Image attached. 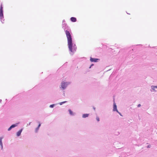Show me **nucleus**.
<instances>
[{
	"label": "nucleus",
	"mask_w": 157,
	"mask_h": 157,
	"mask_svg": "<svg viewBox=\"0 0 157 157\" xmlns=\"http://www.w3.org/2000/svg\"><path fill=\"white\" fill-rule=\"evenodd\" d=\"M40 125H41V124H39L38 126V128H39V127H40Z\"/></svg>",
	"instance_id": "18"
},
{
	"label": "nucleus",
	"mask_w": 157,
	"mask_h": 157,
	"mask_svg": "<svg viewBox=\"0 0 157 157\" xmlns=\"http://www.w3.org/2000/svg\"><path fill=\"white\" fill-rule=\"evenodd\" d=\"M94 108V110H95V107H94V108Z\"/></svg>",
	"instance_id": "22"
},
{
	"label": "nucleus",
	"mask_w": 157,
	"mask_h": 157,
	"mask_svg": "<svg viewBox=\"0 0 157 157\" xmlns=\"http://www.w3.org/2000/svg\"><path fill=\"white\" fill-rule=\"evenodd\" d=\"M70 84V83L69 82H65L64 81H63L62 82L61 87L63 90H64Z\"/></svg>",
	"instance_id": "3"
},
{
	"label": "nucleus",
	"mask_w": 157,
	"mask_h": 157,
	"mask_svg": "<svg viewBox=\"0 0 157 157\" xmlns=\"http://www.w3.org/2000/svg\"><path fill=\"white\" fill-rule=\"evenodd\" d=\"M113 111H116L117 112H118V110L117 109V106L116 105L115 103L114 102L113 104Z\"/></svg>",
	"instance_id": "4"
},
{
	"label": "nucleus",
	"mask_w": 157,
	"mask_h": 157,
	"mask_svg": "<svg viewBox=\"0 0 157 157\" xmlns=\"http://www.w3.org/2000/svg\"><path fill=\"white\" fill-rule=\"evenodd\" d=\"M96 119L98 121H100V119L99 117H96Z\"/></svg>",
	"instance_id": "14"
},
{
	"label": "nucleus",
	"mask_w": 157,
	"mask_h": 157,
	"mask_svg": "<svg viewBox=\"0 0 157 157\" xmlns=\"http://www.w3.org/2000/svg\"><path fill=\"white\" fill-rule=\"evenodd\" d=\"M71 20L73 22H76V19L75 17H71L70 18Z\"/></svg>",
	"instance_id": "10"
},
{
	"label": "nucleus",
	"mask_w": 157,
	"mask_h": 157,
	"mask_svg": "<svg viewBox=\"0 0 157 157\" xmlns=\"http://www.w3.org/2000/svg\"><path fill=\"white\" fill-rule=\"evenodd\" d=\"M93 64H92V65H91L90 67H90H91V66H93Z\"/></svg>",
	"instance_id": "21"
},
{
	"label": "nucleus",
	"mask_w": 157,
	"mask_h": 157,
	"mask_svg": "<svg viewBox=\"0 0 157 157\" xmlns=\"http://www.w3.org/2000/svg\"><path fill=\"white\" fill-rule=\"evenodd\" d=\"M67 101H64L63 102H61L60 103H59V104L60 105H62L63 104V103H66Z\"/></svg>",
	"instance_id": "13"
},
{
	"label": "nucleus",
	"mask_w": 157,
	"mask_h": 157,
	"mask_svg": "<svg viewBox=\"0 0 157 157\" xmlns=\"http://www.w3.org/2000/svg\"><path fill=\"white\" fill-rule=\"evenodd\" d=\"M3 139V137H0V145L1 147V149H3V144L2 142V140Z\"/></svg>",
	"instance_id": "9"
},
{
	"label": "nucleus",
	"mask_w": 157,
	"mask_h": 157,
	"mask_svg": "<svg viewBox=\"0 0 157 157\" xmlns=\"http://www.w3.org/2000/svg\"><path fill=\"white\" fill-rule=\"evenodd\" d=\"M147 147H150V146H148Z\"/></svg>",
	"instance_id": "24"
},
{
	"label": "nucleus",
	"mask_w": 157,
	"mask_h": 157,
	"mask_svg": "<svg viewBox=\"0 0 157 157\" xmlns=\"http://www.w3.org/2000/svg\"><path fill=\"white\" fill-rule=\"evenodd\" d=\"M121 116H122V115L121 113H120L118 111V112H117Z\"/></svg>",
	"instance_id": "19"
},
{
	"label": "nucleus",
	"mask_w": 157,
	"mask_h": 157,
	"mask_svg": "<svg viewBox=\"0 0 157 157\" xmlns=\"http://www.w3.org/2000/svg\"><path fill=\"white\" fill-rule=\"evenodd\" d=\"M141 105L139 104L137 106H138V107H140Z\"/></svg>",
	"instance_id": "17"
},
{
	"label": "nucleus",
	"mask_w": 157,
	"mask_h": 157,
	"mask_svg": "<svg viewBox=\"0 0 157 157\" xmlns=\"http://www.w3.org/2000/svg\"><path fill=\"white\" fill-rule=\"evenodd\" d=\"M17 124H13L11 125L10 127L8 129V131H10L11 129L13 128L16 126H17Z\"/></svg>",
	"instance_id": "6"
},
{
	"label": "nucleus",
	"mask_w": 157,
	"mask_h": 157,
	"mask_svg": "<svg viewBox=\"0 0 157 157\" xmlns=\"http://www.w3.org/2000/svg\"><path fill=\"white\" fill-rule=\"evenodd\" d=\"M0 101L1 103V101H2V100L1 99L0 100Z\"/></svg>",
	"instance_id": "23"
},
{
	"label": "nucleus",
	"mask_w": 157,
	"mask_h": 157,
	"mask_svg": "<svg viewBox=\"0 0 157 157\" xmlns=\"http://www.w3.org/2000/svg\"><path fill=\"white\" fill-rule=\"evenodd\" d=\"M151 91H154L155 92L156 90H155V88L157 89V86H152L151 87Z\"/></svg>",
	"instance_id": "5"
},
{
	"label": "nucleus",
	"mask_w": 157,
	"mask_h": 157,
	"mask_svg": "<svg viewBox=\"0 0 157 157\" xmlns=\"http://www.w3.org/2000/svg\"><path fill=\"white\" fill-rule=\"evenodd\" d=\"M39 128H38L37 127V128H36V132H37V131L38 130H39Z\"/></svg>",
	"instance_id": "16"
},
{
	"label": "nucleus",
	"mask_w": 157,
	"mask_h": 157,
	"mask_svg": "<svg viewBox=\"0 0 157 157\" xmlns=\"http://www.w3.org/2000/svg\"><path fill=\"white\" fill-rule=\"evenodd\" d=\"M54 106V104L51 105H50V107H51V108H53V107Z\"/></svg>",
	"instance_id": "15"
},
{
	"label": "nucleus",
	"mask_w": 157,
	"mask_h": 157,
	"mask_svg": "<svg viewBox=\"0 0 157 157\" xmlns=\"http://www.w3.org/2000/svg\"><path fill=\"white\" fill-rule=\"evenodd\" d=\"M65 22V21L64 20H63V23H64Z\"/></svg>",
	"instance_id": "20"
},
{
	"label": "nucleus",
	"mask_w": 157,
	"mask_h": 157,
	"mask_svg": "<svg viewBox=\"0 0 157 157\" xmlns=\"http://www.w3.org/2000/svg\"><path fill=\"white\" fill-rule=\"evenodd\" d=\"M62 27L64 30L67 39L69 51L73 53L75 52L77 49L75 44L72 42L70 34L71 29L66 23H63Z\"/></svg>",
	"instance_id": "1"
},
{
	"label": "nucleus",
	"mask_w": 157,
	"mask_h": 157,
	"mask_svg": "<svg viewBox=\"0 0 157 157\" xmlns=\"http://www.w3.org/2000/svg\"><path fill=\"white\" fill-rule=\"evenodd\" d=\"M68 111L69 112L70 114L71 115H74L73 112L71 111V109H69Z\"/></svg>",
	"instance_id": "12"
},
{
	"label": "nucleus",
	"mask_w": 157,
	"mask_h": 157,
	"mask_svg": "<svg viewBox=\"0 0 157 157\" xmlns=\"http://www.w3.org/2000/svg\"><path fill=\"white\" fill-rule=\"evenodd\" d=\"M22 130V129H21L17 132V136H19L21 135Z\"/></svg>",
	"instance_id": "8"
},
{
	"label": "nucleus",
	"mask_w": 157,
	"mask_h": 157,
	"mask_svg": "<svg viewBox=\"0 0 157 157\" xmlns=\"http://www.w3.org/2000/svg\"><path fill=\"white\" fill-rule=\"evenodd\" d=\"M0 19L2 22L3 23V21H4V16L3 14V7L2 6L0 7Z\"/></svg>",
	"instance_id": "2"
},
{
	"label": "nucleus",
	"mask_w": 157,
	"mask_h": 157,
	"mask_svg": "<svg viewBox=\"0 0 157 157\" xmlns=\"http://www.w3.org/2000/svg\"><path fill=\"white\" fill-rule=\"evenodd\" d=\"M89 114H84L82 115V117L83 118H86L88 116Z\"/></svg>",
	"instance_id": "11"
},
{
	"label": "nucleus",
	"mask_w": 157,
	"mask_h": 157,
	"mask_svg": "<svg viewBox=\"0 0 157 157\" xmlns=\"http://www.w3.org/2000/svg\"><path fill=\"white\" fill-rule=\"evenodd\" d=\"M30 123H29V125H30Z\"/></svg>",
	"instance_id": "25"
},
{
	"label": "nucleus",
	"mask_w": 157,
	"mask_h": 157,
	"mask_svg": "<svg viewBox=\"0 0 157 157\" xmlns=\"http://www.w3.org/2000/svg\"><path fill=\"white\" fill-rule=\"evenodd\" d=\"M98 59L96 58H93L91 57H90V61L91 62H96L98 61Z\"/></svg>",
	"instance_id": "7"
}]
</instances>
